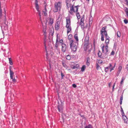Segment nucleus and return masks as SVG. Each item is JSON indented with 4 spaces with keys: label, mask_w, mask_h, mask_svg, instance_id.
Segmentation results:
<instances>
[{
    "label": "nucleus",
    "mask_w": 128,
    "mask_h": 128,
    "mask_svg": "<svg viewBox=\"0 0 128 128\" xmlns=\"http://www.w3.org/2000/svg\"><path fill=\"white\" fill-rule=\"evenodd\" d=\"M125 11L126 12V14L128 18V8H126Z\"/></svg>",
    "instance_id": "obj_29"
},
{
    "label": "nucleus",
    "mask_w": 128,
    "mask_h": 128,
    "mask_svg": "<svg viewBox=\"0 0 128 128\" xmlns=\"http://www.w3.org/2000/svg\"><path fill=\"white\" fill-rule=\"evenodd\" d=\"M124 22L125 24H127L128 23V20L126 19L124 20Z\"/></svg>",
    "instance_id": "obj_46"
},
{
    "label": "nucleus",
    "mask_w": 128,
    "mask_h": 128,
    "mask_svg": "<svg viewBox=\"0 0 128 128\" xmlns=\"http://www.w3.org/2000/svg\"><path fill=\"white\" fill-rule=\"evenodd\" d=\"M90 59L89 57L87 58V60L86 62V64L88 66L90 64Z\"/></svg>",
    "instance_id": "obj_21"
},
{
    "label": "nucleus",
    "mask_w": 128,
    "mask_h": 128,
    "mask_svg": "<svg viewBox=\"0 0 128 128\" xmlns=\"http://www.w3.org/2000/svg\"><path fill=\"white\" fill-rule=\"evenodd\" d=\"M68 39L70 40H71L72 38V35L71 34H70L68 36Z\"/></svg>",
    "instance_id": "obj_40"
},
{
    "label": "nucleus",
    "mask_w": 128,
    "mask_h": 128,
    "mask_svg": "<svg viewBox=\"0 0 128 128\" xmlns=\"http://www.w3.org/2000/svg\"><path fill=\"white\" fill-rule=\"evenodd\" d=\"M70 56L69 55H68L66 56V58L68 60H70Z\"/></svg>",
    "instance_id": "obj_39"
},
{
    "label": "nucleus",
    "mask_w": 128,
    "mask_h": 128,
    "mask_svg": "<svg viewBox=\"0 0 128 128\" xmlns=\"http://www.w3.org/2000/svg\"><path fill=\"white\" fill-rule=\"evenodd\" d=\"M58 36L57 37V38L56 40V44L54 46V48L56 49H57L58 48Z\"/></svg>",
    "instance_id": "obj_18"
},
{
    "label": "nucleus",
    "mask_w": 128,
    "mask_h": 128,
    "mask_svg": "<svg viewBox=\"0 0 128 128\" xmlns=\"http://www.w3.org/2000/svg\"><path fill=\"white\" fill-rule=\"evenodd\" d=\"M64 115H65V114H62V116H63Z\"/></svg>",
    "instance_id": "obj_64"
},
{
    "label": "nucleus",
    "mask_w": 128,
    "mask_h": 128,
    "mask_svg": "<svg viewBox=\"0 0 128 128\" xmlns=\"http://www.w3.org/2000/svg\"><path fill=\"white\" fill-rule=\"evenodd\" d=\"M98 56L100 58H101V56L102 55V53L100 51H98Z\"/></svg>",
    "instance_id": "obj_34"
},
{
    "label": "nucleus",
    "mask_w": 128,
    "mask_h": 128,
    "mask_svg": "<svg viewBox=\"0 0 128 128\" xmlns=\"http://www.w3.org/2000/svg\"><path fill=\"white\" fill-rule=\"evenodd\" d=\"M104 46H103L102 48V52H104Z\"/></svg>",
    "instance_id": "obj_53"
},
{
    "label": "nucleus",
    "mask_w": 128,
    "mask_h": 128,
    "mask_svg": "<svg viewBox=\"0 0 128 128\" xmlns=\"http://www.w3.org/2000/svg\"><path fill=\"white\" fill-rule=\"evenodd\" d=\"M62 46V50L64 52L67 50L68 48V46L67 45L65 44H63L61 45Z\"/></svg>",
    "instance_id": "obj_6"
},
{
    "label": "nucleus",
    "mask_w": 128,
    "mask_h": 128,
    "mask_svg": "<svg viewBox=\"0 0 128 128\" xmlns=\"http://www.w3.org/2000/svg\"><path fill=\"white\" fill-rule=\"evenodd\" d=\"M44 46L45 47V48L46 50V37H45V38H44Z\"/></svg>",
    "instance_id": "obj_30"
},
{
    "label": "nucleus",
    "mask_w": 128,
    "mask_h": 128,
    "mask_svg": "<svg viewBox=\"0 0 128 128\" xmlns=\"http://www.w3.org/2000/svg\"><path fill=\"white\" fill-rule=\"evenodd\" d=\"M84 15L81 18L80 20V25L81 28L82 29H84Z\"/></svg>",
    "instance_id": "obj_8"
},
{
    "label": "nucleus",
    "mask_w": 128,
    "mask_h": 128,
    "mask_svg": "<svg viewBox=\"0 0 128 128\" xmlns=\"http://www.w3.org/2000/svg\"><path fill=\"white\" fill-rule=\"evenodd\" d=\"M85 128H93L91 124H89L88 126H86Z\"/></svg>",
    "instance_id": "obj_32"
},
{
    "label": "nucleus",
    "mask_w": 128,
    "mask_h": 128,
    "mask_svg": "<svg viewBox=\"0 0 128 128\" xmlns=\"http://www.w3.org/2000/svg\"><path fill=\"white\" fill-rule=\"evenodd\" d=\"M105 36L106 38L105 42L106 44L108 45V44L109 41V39L110 38V37L108 35Z\"/></svg>",
    "instance_id": "obj_14"
},
{
    "label": "nucleus",
    "mask_w": 128,
    "mask_h": 128,
    "mask_svg": "<svg viewBox=\"0 0 128 128\" xmlns=\"http://www.w3.org/2000/svg\"><path fill=\"white\" fill-rule=\"evenodd\" d=\"M120 107H121V112H123V113L124 114V111H123V109L122 108V107L121 106Z\"/></svg>",
    "instance_id": "obj_52"
},
{
    "label": "nucleus",
    "mask_w": 128,
    "mask_h": 128,
    "mask_svg": "<svg viewBox=\"0 0 128 128\" xmlns=\"http://www.w3.org/2000/svg\"><path fill=\"white\" fill-rule=\"evenodd\" d=\"M12 68L11 66H10V77L11 79H12V81L13 82H15L16 81V79L14 78H13V76L14 75V73L13 71L11 70V68Z\"/></svg>",
    "instance_id": "obj_5"
},
{
    "label": "nucleus",
    "mask_w": 128,
    "mask_h": 128,
    "mask_svg": "<svg viewBox=\"0 0 128 128\" xmlns=\"http://www.w3.org/2000/svg\"><path fill=\"white\" fill-rule=\"evenodd\" d=\"M58 42H59L61 44V45L62 44H64V43L63 40L62 39L60 40L59 41H58Z\"/></svg>",
    "instance_id": "obj_42"
},
{
    "label": "nucleus",
    "mask_w": 128,
    "mask_h": 128,
    "mask_svg": "<svg viewBox=\"0 0 128 128\" xmlns=\"http://www.w3.org/2000/svg\"><path fill=\"white\" fill-rule=\"evenodd\" d=\"M38 13L39 14V16H40V20H41V15L40 14V11H38Z\"/></svg>",
    "instance_id": "obj_45"
},
{
    "label": "nucleus",
    "mask_w": 128,
    "mask_h": 128,
    "mask_svg": "<svg viewBox=\"0 0 128 128\" xmlns=\"http://www.w3.org/2000/svg\"><path fill=\"white\" fill-rule=\"evenodd\" d=\"M35 7L36 10H37L38 11H39V6L38 4H35Z\"/></svg>",
    "instance_id": "obj_36"
},
{
    "label": "nucleus",
    "mask_w": 128,
    "mask_h": 128,
    "mask_svg": "<svg viewBox=\"0 0 128 128\" xmlns=\"http://www.w3.org/2000/svg\"><path fill=\"white\" fill-rule=\"evenodd\" d=\"M72 86L74 88H75L76 87V85L74 84L72 85Z\"/></svg>",
    "instance_id": "obj_50"
},
{
    "label": "nucleus",
    "mask_w": 128,
    "mask_h": 128,
    "mask_svg": "<svg viewBox=\"0 0 128 128\" xmlns=\"http://www.w3.org/2000/svg\"><path fill=\"white\" fill-rule=\"evenodd\" d=\"M74 37L75 39L76 40V42H75V43H76V44H78V39L77 34H75L74 35Z\"/></svg>",
    "instance_id": "obj_16"
},
{
    "label": "nucleus",
    "mask_w": 128,
    "mask_h": 128,
    "mask_svg": "<svg viewBox=\"0 0 128 128\" xmlns=\"http://www.w3.org/2000/svg\"><path fill=\"white\" fill-rule=\"evenodd\" d=\"M47 10L46 8V6H45L44 10H43V12L44 13V15L45 16H46L47 15Z\"/></svg>",
    "instance_id": "obj_22"
},
{
    "label": "nucleus",
    "mask_w": 128,
    "mask_h": 128,
    "mask_svg": "<svg viewBox=\"0 0 128 128\" xmlns=\"http://www.w3.org/2000/svg\"><path fill=\"white\" fill-rule=\"evenodd\" d=\"M70 46H71L72 45H73V44L74 43V44H75V42H74V41L72 40H71L70 41Z\"/></svg>",
    "instance_id": "obj_31"
},
{
    "label": "nucleus",
    "mask_w": 128,
    "mask_h": 128,
    "mask_svg": "<svg viewBox=\"0 0 128 128\" xmlns=\"http://www.w3.org/2000/svg\"><path fill=\"white\" fill-rule=\"evenodd\" d=\"M97 60L98 62V63L101 64H103L102 63H103V62L102 60H100L97 59Z\"/></svg>",
    "instance_id": "obj_35"
},
{
    "label": "nucleus",
    "mask_w": 128,
    "mask_h": 128,
    "mask_svg": "<svg viewBox=\"0 0 128 128\" xmlns=\"http://www.w3.org/2000/svg\"><path fill=\"white\" fill-rule=\"evenodd\" d=\"M62 65L65 68H66V69L68 70H70V69L68 68V66L66 65V64L64 63V62H62Z\"/></svg>",
    "instance_id": "obj_20"
},
{
    "label": "nucleus",
    "mask_w": 128,
    "mask_h": 128,
    "mask_svg": "<svg viewBox=\"0 0 128 128\" xmlns=\"http://www.w3.org/2000/svg\"><path fill=\"white\" fill-rule=\"evenodd\" d=\"M61 76H62V78L63 79V77L64 76V75L63 74V73H62V72H61Z\"/></svg>",
    "instance_id": "obj_47"
},
{
    "label": "nucleus",
    "mask_w": 128,
    "mask_h": 128,
    "mask_svg": "<svg viewBox=\"0 0 128 128\" xmlns=\"http://www.w3.org/2000/svg\"><path fill=\"white\" fill-rule=\"evenodd\" d=\"M123 100V95H122L120 97V104H122V100Z\"/></svg>",
    "instance_id": "obj_28"
},
{
    "label": "nucleus",
    "mask_w": 128,
    "mask_h": 128,
    "mask_svg": "<svg viewBox=\"0 0 128 128\" xmlns=\"http://www.w3.org/2000/svg\"><path fill=\"white\" fill-rule=\"evenodd\" d=\"M77 44L75 43V44L74 43L73 45L71 46H70V48L74 52H76L77 50Z\"/></svg>",
    "instance_id": "obj_10"
},
{
    "label": "nucleus",
    "mask_w": 128,
    "mask_h": 128,
    "mask_svg": "<svg viewBox=\"0 0 128 128\" xmlns=\"http://www.w3.org/2000/svg\"><path fill=\"white\" fill-rule=\"evenodd\" d=\"M104 70L106 72H107L108 71L110 72H111L112 70V64H110L109 66L104 68Z\"/></svg>",
    "instance_id": "obj_7"
},
{
    "label": "nucleus",
    "mask_w": 128,
    "mask_h": 128,
    "mask_svg": "<svg viewBox=\"0 0 128 128\" xmlns=\"http://www.w3.org/2000/svg\"><path fill=\"white\" fill-rule=\"evenodd\" d=\"M96 69L97 70H98V69H99V68H100L98 63H96Z\"/></svg>",
    "instance_id": "obj_38"
},
{
    "label": "nucleus",
    "mask_w": 128,
    "mask_h": 128,
    "mask_svg": "<svg viewBox=\"0 0 128 128\" xmlns=\"http://www.w3.org/2000/svg\"><path fill=\"white\" fill-rule=\"evenodd\" d=\"M57 108L59 112L61 113L63 111V105L62 104H59L57 106Z\"/></svg>",
    "instance_id": "obj_11"
},
{
    "label": "nucleus",
    "mask_w": 128,
    "mask_h": 128,
    "mask_svg": "<svg viewBox=\"0 0 128 128\" xmlns=\"http://www.w3.org/2000/svg\"><path fill=\"white\" fill-rule=\"evenodd\" d=\"M114 84L113 85V86L112 87V89L114 88Z\"/></svg>",
    "instance_id": "obj_63"
},
{
    "label": "nucleus",
    "mask_w": 128,
    "mask_h": 128,
    "mask_svg": "<svg viewBox=\"0 0 128 128\" xmlns=\"http://www.w3.org/2000/svg\"><path fill=\"white\" fill-rule=\"evenodd\" d=\"M35 4H38V1L37 0H35Z\"/></svg>",
    "instance_id": "obj_51"
},
{
    "label": "nucleus",
    "mask_w": 128,
    "mask_h": 128,
    "mask_svg": "<svg viewBox=\"0 0 128 128\" xmlns=\"http://www.w3.org/2000/svg\"><path fill=\"white\" fill-rule=\"evenodd\" d=\"M124 78H122V80H121V84H122V83L123 82L124 80Z\"/></svg>",
    "instance_id": "obj_49"
},
{
    "label": "nucleus",
    "mask_w": 128,
    "mask_h": 128,
    "mask_svg": "<svg viewBox=\"0 0 128 128\" xmlns=\"http://www.w3.org/2000/svg\"><path fill=\"white\" fill-rule=\"evenodd\" d=\"M66 25H70L71 22L70 20L69 17H67L66 18Z\"/></svg>",
    "instance_id": "obj_12"
},
{
    "label": "nucleus",
    "mask_w": 128,
    "mask_h": 128,
    "mask_svg": "<svg viewBox=\"0 0 128 128\" xmlns=\"http://www.w3.org/2000/svg\"><path fill=\"white\" fill-rule=\"evenodd\" d=\"M2 62L3 64L4 65H6V62L4 61V60H2Z\"/></svg>",
    "instance_id": "obj_48"
},
{
    "label": "nucleus",
    "mask_w": 128,
    "mask_h": 128,
    "mask_svg": "<svg viewBox=\"0 0 128 128\" xmlns=\"http://www.w3.org/2000/svg\"><path fill=\"white\" fill-rule=\"evenodd\" d=\"M53 34L54 32H51L50 33H49V36L50 37L51 36L50 38V37H49V40H50L52 38Z\"/></svg>",
    "instance_id": "obj_23"
},
{
    "label": "nucleus",
    "mask_w": 128,
    "mask_h": 128,
    "mask_svg": "<svg viewBox=\"0 0 128 128\" xmlns=\"http://www.w3.org/2000/svg\"><path fill=\"white\" fill-rule=\"evenodd\" d=\"M89 36H86L85 38V42L87 44H88L89 42Z\"/></svg>",
    "instance_id": "obj_17"
},
{
    "label": "nucleus",
    "mask_w": 128,
    "mask_h": 128,
    "mask_svg": "<svg viewBox=\"0 0 128 128\" xmlns=\"http://www.w3.org/2000/svg\"><path fill=\"white\" fill-rule=\"evenodd\" d=\"M116 45L115 44H114V48H115V49H116Z\"/></svg>",
    "instance_id": "obj_55"
},
{
    "label": "nucleus",
    "mask_w": 128,
    "mask_h": 128,
    "mask_svg": "<svg viewBox=\"0 0 128 128\" xmlns=\"http://www.w3.org/2000/svg\"><path fill=\"white\" fill-rule=\"evenodd\" d=\"M71 0H66L65 2L66 4V8L69 10V8H70V10L68 11L69 13L71 14H73L72 12L74 11V9L76 8L75 7V6H74V4H71Z\"/></svg>",
    "instance_id": "obj_2"
},
{
    "label": "nucleus",
    "mask_w": 128,
    "mask_h": 128,
    "mask_svg": "<svg viewBox=\"0 0 128 128\" xmlns=\"http://www.w3.org/2000/svg\"><path fill=\"white\" fill-rule=\"evenodd\" d=\"M123 118L124 119V122L127 123V121L128 120V119L126 117V116H124V117H123Z\"/></svg>",
    "instance_id": "obj_25"
},
{
    "label": "nucleus",
    "mask_w": 128,
    "mask_h": 128,
    "mask_svg": "<svg viewBox=\"0 0 128 128\" xmlns=\"http://www.w3.org/2000/svg\"><path fill=\"white\" fill-rule=\"evenodd\" d=\"M126 68H128V64L127 65Z\"/></svg>",
    "instance_id": "obj_61"
},
{
    "label": "nucleus",
    "mask_w": 128,
    "mask_h": 128,
    "mask_svg": "<svg viewBox=\"0 0 128 128\" xmlns=\"http://www.w3.org/2000/svg\"><path fill=\"white\" fill-rule=\"evenodd\" d=\"M122 67L121 66H120L118 68V71L119 72H120L122 70Z\"/></svg>",
    "instance_id": "obj_43"
},
{
    "label": "nucleus",
    "mask_w": 128,
    "mask_h": 128,
    "mask_svg": "<svg viewBox=\"0 0 128 128\" xmlns=\"http://www.w3.org/2000/svg\"><path fill=\"white\" fill-rule=\"evenodd\" d=\"M60 22L59 21H58L56 22L55 27V29L56 30H58L60 28Z\"/></svg>",
    "instance_id": "obj_13"
},
{
    "label": "nucleus",
    "mask_w": 128,
    "mask_h": 128,
    "mask_svg": "<svg viewBox=\"0 0 128 128\" xmlns=\"http://www.w3.org/2000/svg\"><path fill=\"white\" fill-rule=\"evenodd\" d=\"M66 27L67 28V32L68 34L71 30V27L70 25H66Z\"/></svg>",
    "instance_id": "obj_15"
},
{
    "label": "nucleus",
    "mask_w": 128,
    "mask_h": 128,
    "mask_svg": "<svg viewBox=\"0 0 128 128\" xmlns=\"http://www.w3.org/2000/svg\"><path fill=\"white\" fill-rule=\"evenodd\" d=\"M126 4L128 5V0H126Z\"/></svg>",
    "instance_id": "obj_56"
},
{
    "label": "nucleus",
    "mask_w": 128,
    "mask_h": 128,
    "mask_svg": "<svg viewBox=\"0 0 128 128\" xmlns=\"http://www.w3.org/2000/svg\"><path fill=\"white\" fill-rule=\"evenodd\" d=\"M108 45L106 44V46H105V50H106V52H108Z\"/></svg>",
    "instance_id": "obj_44"
},
{
    "label": "nucleus",
    "mask_w": 128,
    "mask_h": 128,
    "mask_svg": "<svg viewBox=\"0 0 128 128\" xmlns=\"http://www.w3.org/2000/svg\"><path fill=\"white\" fill-rule=\"evenodd\" d=\"M122 117H124V116H125L124 115V114L123 113V112H122Z\"/></svg>",
    "instance_id": "obj_54"
},
{
    "label": "nucleus",
    "mask_w": 128,
    "mask_h": 128,
    "mask_svg": "<svg viewBox=\"0 0 128 128\" xmlns=\"http://www.w3.org/2000/svg\"><path fill=\"white\" fill-rule=\"evenodd\" d=\"M117 36L118 37H120V36H121V35H120V32H117Z\"/></svg>",
    "instance_id": "obj_41"
},
{
    "label": "nucleus",
    "mask_w": 128,
    "mask_h": 128,
    "mask_svg": "<svg viewBox=\"0 0 128 128\" xmlns=\"http://www.w3.org/2000/svg\"><path fill=\"white\" fill-rule=\"evenodd\" d=\"M79 66V65L78 64H77L76 65L73 66L72 68L73 69L77 68H78Z\"/></svg>",
    "instance_id": "obj_33"
},
{
    "label": "nucleus",
    "mask_w": 128,
    "mask_h": 128,
    "mask_svg": "<svg viewBox=\"0 0 128 128\" xmlns=\"http://www.w3.org/2000/svg\"><path fill=\"white\" fill-rule=\"evenodd\" d=\"M49 24L52 25L53 23V19L52 18H49Z\"/></svg>",
    "instance_id": "obj_19"
},
{
    "label": "nucleus",
    "mask_w": 128,
    "mask_h": 128,
    "mask_svg": "<svg viewBox=\"0 0 128 128\" xmlns=\"http://www.w3.org/2000/svg\"><path fill=\"white\" fill-rule=\"evenodd\" d=\"M93 44H94V46H95V40H94Z\"/></svg>",
    "instance_id": "obj_57"
},
{
    "label": "nucleus",
    "mask_w": 128,
    "mask_h": 128,
    "mask_svg": "<svg viewBox=\"0 0 128 128\" xmlns=\"http://www.w3.org/2000/svg\"><path fill=\"white\" fill-rule=\"evenodd\" d=\"M101 36V40L102 41H103L104 40V34H100Z\"/></svg>",
    "instance_id": "obj_37"
},
{
    "label": "nucleus",
    "mask_w": 128,
    "mask_h": 128,
    "mask_svg": "<svg viewBox=\"0 0 128 128\" xmlns=\"http://www.w3.org/2000/svg\"><path fill=\"white\" fill-rule=\"evenodd\" d=\"M80 115L81 117H84V116L83 115L82 116V115H81L80 114Z\"/></svg>",
    "instance_id": "obj_62"
},
{
    "label": "nucleus",
    "mask_w": 128,
    "mask_h": 128,
    "mask_svg": "<svg viewBox=\"0 0 128 128\" xmlns=\"http://www.w3.org/2000/svg\"><path fill=\"white\" fill-rule=\"evenodd\" d=\"M1 3L0 2V19H1V17L2 16V10L1 8Z\"/></svg>",
    "instance_id": "obj_27"
},
{
    "label": "nucleus",
    "mask_w": 128,
    "mask_h": 128,
    "mask_svg": "<svg viewBox=\"0 0 128 128\" xmlns=\"http://www.w3.org/2000/svg\"><path fill=\"white\" fill-rule=\"evenodd\" d=\"M79 6L78 5L75 6V7L76 8L75 9H74V11H73L72 12L73 14H71L72 15H73L74 14V12L76 13V16L77 17L78 20L80 18V14L78 12V7Z\"/></svg>",
    "instance_id": "obj_4"
},
{
    "label": "nucleus",
    "mask_w": 128,
    "mask_h": 128,
    "mask_svg": "<svg viewBox=\"0 0 128 128\" xmlns=\"http://www.w3.org/2000/svg\"><path fill=\"white\" fill-rule=\"evenodd\" d=\"M114 52L113 51H112V55H113L114 54Z\"/></svg>",
    "instance_id": "obj_60"
},
{
    "label": "nucleus",
    "mask_w": 128,
    "mask_h": 128,
    "mask_svg": "<svg viewBox=\"0 0 128 128\" xmlns=\"http://www.w3.org/2000/svg\"><path fill=\"white\" fill-rule=\"evenodd\" d=\"M8 59L9 60V63L11 65H12L13 64L12 60L11 58H8Z\"/></svg>",
    "instance_id": "obj_26"
},
{
    "label": "nucleus",
    "mask_w": 128,
    "mask_h": 128,
    "mask_svg": "<svg viewBox=\"0 0 128 128\" xmlns=\"http://www.w3.org/2000/svg\"><path fill=\"white\" fill-rule=\"evenodd\" d=\"M111 84V82L109 83L108 84V86L109 87H110V85Z\"/></svg>",
    "instance_id": "obj_58"
},
{
    "label": "nucleus",
    "mask_w": 128,
    "mask_h": 128,
    "mask_svg": "<svg viewBox=\"0 0 128 128\" xmlns=\"http://www.w3.org/2000/svg\"><path fill=\"white\" fill-rule=\"evenodd\" d=\"M106 26L103 27L100 31V34H103L105 36L108 35L106 29Z\"/></svg>",
    "instance_id": "obj_9"
},
{
    "label": "nucleus",
    "mask_w": 128,
    "mask_h": 128,
    "mask_svg": "<svg viewBox=\"0 0 128 128\" xmlns=\"http://www.w3.org/2000/svg\"><path fill=\"white\" fill-rule=\"evenodd\" d=\"M86 68V66L84 65H83L81 68V71L82 72H84Z\"/></svg>",
    "instance_id": "obj_24"
},
{
    "label": "nucleus",
    "mask_w": 128,
    "mask_h": 128,
    "mask_svg": "<svg viewBox=\"0 0 128 128\" xmlns=\"http://www.w3.org/2000/svg\"><path fill=\"white\" fill-rule=\"evenodd\" d=\"M4 15L3 16V19H2V21H0V24H1V27L2 30L3 32V30H6L8 28V22L6 21V12L4 10Z\"/></svg>",
    "instance_id": "obj_1"
},
{
    "label": "nucleus",
    "mask_w": 128,
    "mask_h": 128,
    "mask_svg": "<svg viewBox=\"0 0 128 128\" xmlns=\"http://www.w3.org/2000/svg\"><path fill=\"white\" fill-rule=\"evenodd\" d=\"M61 2H56L54 4V12H56L58 10H60L61 7Z\"/></svg>",
    "instance_id": "obj_3"
},
{
    "label": "nucleus",
    "mask_w": 128,
    "mask_h": 128,
    "mask_svg": "<svg viewBox=\"0 0 128 128\" xmlns=\"http://www.w3.org/2000/svg\"><path fill=\"white\" fill-rule=\"evenodd\" d=\"M116 64L115 63L114 66L113 68H112V70H113V69H113V68H114L115 67V65H116Z\"/></svg>",
    "instance_id": "obj_59"
}]
</instances>
